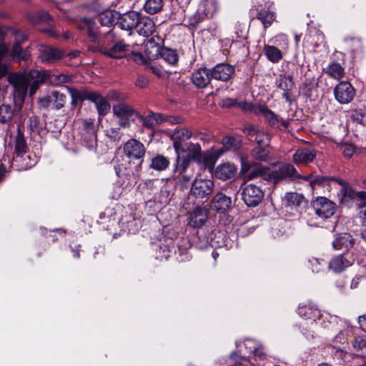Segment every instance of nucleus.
Here are the masks:
<instances>
[{
	"instance_id": "55",
	"label": "nucleus",
	"mask_w": 366,
	"mask_h": 366,
	"mask_svg": "<svg viewBox=\"0 0 366 366\" xmlns=\"http://www.w3.org/2000/svg\"><path fill=\"white\" fill-rule=\"evenodd\" d=\"M54 85H60L63 83H68L71 81V77L67 74H61L59 75H51L47 80Z\"/></svg>"
},
{
	"instance_id": "54",
	"label": "nucleus",
	"mask_w": 366,
	"mask_h": 366,
	"mask_svg": "<svg viewBox=\"0 0 366 366\" xmlns=\"http://www.w3.org/2000/svg\"><path fill=\"white\" fill-rule=\"evenodd\" d=\"M29 21L31 24H36L42 21L49 22L51 21V16L49 14L44 11H41L29 16Z\"/></svg>"
},
{
	"instance_id": "47",
	"label": "nucleus",
	"mask_w": 366,
	"mask_h": 366,
	"mask_svg": "<svg viewBox=\"0 0 366 366\" xmlns=\"http://www.w3.org/2000/svg\"><path fill=\"white\" fill-rule=\"evenodd\" d=\"M9 54V48L5 43H0V77L6 76L9 71V64L3 63V59Z\"/></svg>"
},
{
	"instance_id": "60",
	"label": "nucleus",
	"mask_w": 366,
	"mask_h": 366,
	"mask_svg": "<svg viewBox=\"0 0 366 366\" xmlns=\"http://www.w3.org/2000/svg\"><path fill=\"white\" fill-rule=\"evenodd\" d=\"M315 305L312 303L304 305H300L297 310L298 315L305 319L309 320L311 317L310 315L312 313Z\"/></svg>"
},
{
	"instance_id": "49",
	"label": "nucleus",
	"mask_w": 366,
	"mask_h": 366,
	"mask_svg": "<svg viewBox=\"0 0 366 366\" xmlns=\"http://www.w3.org/2000/svg\"><path fill=\"white\" fill-rule=\"evenodd\" d=\"M267 146H257L254 147L252 152V156L257 160L261 162H267L269 160V150Z\"/></svg>"
},
{
	"instance_id": "5",
	"label": "nucleus",
	"mask_w": 366,
	"mask_h": 366,
	"mask_svg": "<svg viewBox=\"0 0 366 366\" xmlns=\"http://www.w3.org/2000/svg\"><path fill=\"white\" fill-rule=\"evenodd\" d=\"M315 214L320 219H327L332 217L337 209L335 202L325 197H318L312 202Z\"/></svg>"
},
{
	"instance_id": "25",
	"label": "nucleus",
	"mask_w": 366,
	"mask_h": 366,
	"mask_svg": "<svg viewBox=\"0 0 366 366\" xmlns=\"http://www.w3.org/2000/svg\"><path fill=\"white\" fill-rule=\"evenodd\" d=\"M260 112L267 119L270 127L277 129H281V127H282L284 129L288 127V121L279 119V117L267 107H262L260 108Z\"/></svg>"
},
{
	"instance_id": "31",
	"label": "nucleus",
	"mask_w": 366,
	"mask_h": 366,
	"mask_svg": "<svg viewBox=\"0 0 366 366\" xmlns=\"http://www.w3.org/2000/svg\"><path fill=\"white\" fill-rule=\"evenodd\" d=\"M282 49L274 45L264 44L263 52L267 60L273 64L280 62L282 58Z\"/></svg>"
},
{
	"instance_id": "18",
	"label": "nucleus",
	"mask_w": 366,
	"mask_h": 366,
	"mask_svg": "<svg viewBox=\"0 0 366 366\" xmlns=\"http://www.w3.org/2000/svg\"><path fill=\"white\" fill-rule=\"evenodd\" d=\"M335 182L342 186L338 193L340 203L346 207H350L355 199L356 191L342 179H335Z\"/></svg>"
},
{
	"instance_id": "42",
	"label": "nucleus",
	"mask_w": 366,
	"mask_h": 366,
	"mask_svg": "<svg viewBox=\"0 0 366 366\" xmlns=\"http://www.w3.org/2000/svg\"><path fill=\"white\" fill-rule=\"evenodd\" d=\"M9 56H11L14 59L21 61L26 60L29 56V54L26 50L21 47V44L14 41Z\"/></svg>"
},
{
	"instance_id": "30",
	"label": "nucleus",
	"mask_w": 366,
	"mask_h": 366,
	"mask_svg": "<svg viewBox=\"0 0 366 366\" xmlns=\"http://www.w3.org/2000/svg\"><path fill=\"white\" fill-rule=\"evenodd\" d=\"M315 157L316 153L314 150L299 149L293 155V161L297 164H304L312 162Z\"/></svg>"
},
{
	"instance_id": "22",
	"label": "nucleus",
	"mask_w": 366,
	"mask_h": 366,
	"mask_svg": "<svg viewBox=\"0 0 366 366\" xmlns=\"http://www.w3.org/2000/svg\"><path fill=\"white\" fill-rule=\"evenodd\" d=\"M13 163L18 170H26L37 163V157L33 153L25 152L19 156H14Z\"/></svg>"
},
{
	"instance_id": "57",
	"label": "nucleus",
	"mask_w": 366,
	"mask_h": 366,
	"mask_svg": "<svg viewBox=\"0 0 366 366\" xmlns=\"http://www.w3.org/2000/svg\"><path fill=\"white\" fill-rule=\"evenodd\" d=\"M188 150L189 152V154L188 156H190L192 159L194 160L196 162L200 159L202 153L201 147L199 144L189 143Z\"/></svg>"
},
{
	"instance_id": "19",
	"label": "nucleus",
	"mask_w": 366,
	"mask_h": 366,
	"mask_svg": "<svg viewBox=\"0 0 366 366\" xmlns=\"http://www.w3.org/2000/svg\"><path fill=\"white\" fill-rule=\"evenodd\" d=\"M65 54L64 51L51 46H41L39 49V58L44 63L54 62L64 58Z\"/></svg>"
},
{
	"instance_id": "8",
	"label": "nucleus",
	"mask_w": 366,
	"mask_h": 366,
	"mask_svg": "<svg viewBox=\"0 0 366 366\" xmlns=\"http://www.w3.org/2000/svg\"><path fill=\"white\" fill-rule=\"evenodd\" d=\"M310 316L311 317L309 320L320 325H323L327 322L333 325H340L341 327H347L349 325L347 320H342L336 315H332L325 311H320L316 305H315L312 313Z\"/></svg>"
},
{
	"instance_id": "40",
	"label": "nucleus",
	"mask_w": 366,
	"mask_h": 366,
	"mask_svg": "<svg viewBox=\"0 0 366 366\" xmlns=\"http://www.w3.org/2000/svg\"><path fill=\"white\" fill-rule=\"evenodd\" d=\"M177 173V174L174 178L175 186L182 190L187 189L190 184L193 173Z\"/></svg>"
},
{
	"instance_id": "51",
	"label": "nucleus",
	"mask_w": 366,
	"mask_h": 366,
	"mask_svg": "<svg viewBox=\"0 0 366 366\" xmlns=\"http://www.w3.org/2000/svg\"><path fill=\"white\" fill-rule=\"evenodd\" d=\"M335 177H329L321 175H313L310 180V184L313 189L319 186L325 187L328 185L330 181H335Z\"/></svg>"
},
{
	"instance_id": "61",
	"label": "nucleus",
	"mask_w": 366,
	"mask_h": 366,
	"mask_svg": "<svg viewBox=\"0 0 366 366\" xmlns=\"http://www.w3.org/2000/svg\"><path fill=\"white\" fill-rule=\"evenodd\" d=\"M254 141L258 146H268L270 142V137L264 131H259L254 137Z\"/></svg>"
},
{
	"instance_id": "2",
	"label": "nucleus",
	"mask_w": 366,
	"mask_h": 366,
	"mask_svg": "<svg viewBox=\"0 0 366 366\" xmlns=\"http://www.w3.org/2000/svg\"><path fill=\"white\" fill-rule=\"evenodd\" d=\"M124 152L129 159L131 173L136 175L142 167L145 154L144 145L137 139H129L124 146Z\"/></svg>"
},
{
	"instance_id": "48",
	"label": "nucleus",
	"mask_w": 366,
	"mask_h": 366,
	"mask_svg": "<svg viewBox=\"0 0 366 366\" xmlns=\"http://www.w3.org/2000/svg\"><path fill=\"white\" fill-rule=\"evenodd\" d=\"M163 0H147L144 4V11L149 14H155L161 11Z\"/></svg>"
},
{
	"instance_id": "7",
	"label": "nucleus",
	"mask_w": 366,
	"mask_h": 366,
	"mask_svg": "<svg viewBox=\"0 0 366 366\" xmlns=\"http://www.w3.org/2000/svg\"><path fill=\"white\" fill-rule=\"evenodd\" d=\"M242 198L248 207H254L262 201L264 192L259 187L250 184L243 188Z\"/></svg>"
},
{
	"instance_id": "32",
	"label": "nucleus",
	"mask_w": 366,
	"mask_h": 366,
	"mask_svg": "<svg viewBox=\"0 0 366 366\" xmlns=\"http://www.w3.org/2000/svg\"><path fill=\"white\" fill-rule=\"evenodd\" d=\"M119 16V12L115 10H107L99 14L98 21L102 26L110 27L117 24V21Z\"/></svg>"
},
{
	"instance_id": "41",
	"label": "nucleus",
	"mask_w": 366,
	"mask_h": 366,
	"mask_svg": "<svg viewBox=\"0 0 366 366\" xmlns=\"http://www.w3.org/2000/svg\"><path fill=\"white\" fill-rule=\"evenodd\" d=\"M28 147L26 143L23 133L18 132L14 140V156H19L27 152Z\"/></svg>"
},
{
	"instance_id": "38",
	"label": "nucleus",
	"mask_w": 366,
	"mask_h": 366,
	"mask_svg": "<svg viewBox=\"0 0 366 366\" xmlns=\"http://www.w3.org/2000/svg\"><path fill=\"white\" fill-rule=\"evenodd\" d=\"M192 160L190 156L181 158L180 155H178L174 164V172L193 173V169H190Z\"/></svg>"
},
{
	"instance_id": "9",
	"label": "nucleus",
	"mask_w": 366,
	"mask_h": 366,
	"mask_svg": "<svg viewBox=\"0 0 366 366\" xmlns=\"http://www.w3.org/2000/svg\"><path fill=\"white\" fill-rule=\"evenodd\" d=\"M355 89L348 81H340L334 88L335 99L340 104H348L355 96Z\"/></svg>"
},
{
	"instance_id": "58",
	"label": "nucleus",
	"mask_w": 366,
	"mask_h": 366,
	"mask_svg": "<svg viewBox=\"0 0 366 366\" xmlns=\"http://www.w3.org/2000/svg\"><path fill=\"white\" fill-rule=\"evenodd\" d=\"M198 242H196V247L200 249L207 248L209 246H214L212 237H206L204 234L199 232L197 233Z\"/></svg>"
},
{
	"instance_id": "23",
	"label": "nucleus",
	"mask_w": 366,
	"mask_h": 366,
	"mask_svg": "<svg viewBox=\"0 0 366 366\" xmlns=\"http://www.w3.org/2000/svg\"><path fill=\"white\" fill-rule=\"evenodd\" d=\"M356 239L347 232L340 233L336 235L332 242V247L336 250H349L355 244Z\"/></svg>"
},
{
	"instance_id": "37",
	"label": "nucleus",
	"mask_w": 366,
	"mask_h": 366,
	"mask_svg": "<svg viewBox=\"0 0 366 366\" xmlns=\"http://www.w3.org/2000/svg\"><path fill=\"white\" fill-rule=\"evenodd\" d=\"M92 102H93L99 115L104 116L110 111L111 106L108 101L99 93L96 92Z\"/></svg>"
},
{
	"instance_id": "39",
	"label": "nucleus",
	"mask_w": 366,
	"mask_h": 366,
	"mask_svg": "<svg viewBox=\"0 0 366 366\" xmlns=\"http://www.w3.org/2000/svg\"><path fill=\"white\" fill-rule=\"evenodd\" d=\"M217 156L212 152L207 151L202 154L200 159L197 162L204 169H208L209 171L213 169V167L217 162Z\"/></svg>"
},
{
	"instance_id": "20",
	"label": "nucleus",
	"mask_w": 366,
	"mask_h": 366,
	"mask_svg": "<svg viewBox=\"0 0 366 366\" xmlns=\"http://www.w3.org/2000/svg\"><path fill=\"white\" fill-rule=\"evenodd\" d=\"M211 79H212L211 70L205 67L194 70L191 76L194 85L200 89L205 88Z\"/></svg>"
},
{
	"instance_id": "44",
	"label": "nucleus",
	"mask_w": 366,
	"mask_h": 366,
	"mask_svg": "<svg viewBox=\"0 0 366 366\" xmlns=\"http://www.w3.org/2000/svg\"><path fill=\"white\" fill-rule=\"evenodd\" d=\"M327 74L335 79H340L344 76V68L337 62H332L327 68Z\"/></svg>"
},
{
	"instance_id": "27",
	"label": "nucleus",
	"mask_w": 366,
	"mask_h": 366,
	"mask_svg": "<svg viewBox=\"0 0 366 366\" xmlns=\"http://www.w3.org/2000/svg\"><path fill=\"white\" fill-rule=\"evenodd\" d=\"M237 173L236 167L230 163H224L217 167L215 177L219 179L227 180L235 176Z\"/></svg>"
},
{
	"instance_id": "29",
	"label": "nucleus",
	"mask_w": 366,
	"mask_h": 366,
	"mask_svg": "<svg viewBox=\"0 0 366 366\" xmlns=\"http://www.w3.org/2000/svg\"><path fill=\"white\" fill-rule=\"evenodd\" d=\"M159 55L165 63L172 66L177 65L179 61V55L175 49H172L168 47H162L157 49Z\"/></svg>"
},
{
	"instance_id": "16",
	"label": "nucleus",
	"mask_w": 366,
	"mask_h": 366,
	"mask_svg": "<svg viewBox=\"0 0 366 366\" xmlns=\"http://www.w3.org/2000/svg\"><path fill=\"white\" fill-rule=\"evenodd\" d=\"M77 28L86 32L89 40L94 43L99 41V31L96 22L90 18H83L77 23Z\"/></svg>"
},
{
	"instance_id": "35",
	"label": "nucleus",
	"mask_w": 366,
	"mask_h": 366,
	"mask_svg": "<svg viewBox=\"0 0 366 366\" xmlns=\"http://www.w3.org/2000/svg\"><path fill=\"white\" fill-rule=\"evenodd\" d=\"M170 164L168 157L162 154H156L152 159L149 167L154 170L162 172L167 169Z\"/></svg>"
},
{
	"instance_id": "52",
	"label": "nucleus",
	"mask_w": 366,
	"mask_h": 366,
	"mask_svg": "<svg viewBox=\"0 0 366 366\" xmlns=\"http://www.w3.org/2000/svg\"><path fill=\"white\" fill-rule=\"evenodd\" d=\"M192 135V132L187 128H177L171 135V139L185 141L189 139Z\"/></svg>"
},
{
	"instance_id": "21",
	"label": "nucleus",
	"mask_w": 366,
	"mask_h": 366,
	"mask_svg": "<svg viewBox=\"0 0 366 366\" xmlns=\"http://www.w3.org/2000/svg\"><path fill=\"white\" fill-rule=\"evenodd\" d=\"M211 73L212 79L227 81L234 74V68L228 64H218L212 68Z\"/></svg>"
},
{
	"instance_id": "10",
	"label": "nucleus",
	"mask_w": 366,
	"mask_h": 366,
	"mask_svg": "<svg viewBox=\"0 0 366 366\" xmlns=\"http://www.w3.org/2000/svg\"><path fill=\"white\" fill-rule=\"evenodd\" d=\"M236 346L239 352V357L247 358L251 354L261 357L263 355V348L252 339H245L243 342L237 341Z\"/></svg>"
},
{
	"instance_id": "43",
	"label": "nucleus",
	"mask_w": 366,
	"mask_h": 366,
	"mask_svg": "<svg viewBox=\"0 0 366 366\" xmlns=\"http://www.w3.org/2000/svg\"><path fill=\"white\" fill-rule=\"evenodd\" d=\"M304 197L296 192H287L284 197V201L287 207H297L303 202Z\"/></svg>"
},
{
	"instance_id": "64",
	"label": "nucleus",
	"mask_w": 366,
	"mask_h": 366,
	"mask_svg": "<svg viewBox=\"0 0 366 366\" xmlns=\"http://www.w3.org/2000/svg\"><path fill=\"white\" fill-rule=\"evenodd\" d=\"M83 142L84 145L90 150L97 147V134L83 135Z\"/></svg>"
},
{
	"instance_id": "24",
	"label": "nucleus",
	"mask_w": 366,
	"mask_h": 366,
	"mask_svg": "<svg viewBox=\"0 0 366 366\" xmlns=\"http://www.w3.org/2000/svg\"><path fill=\"white\" fill-rule=\"evenodd\" d=\"M352 263V259L346 258L344 254H338L330 259L328 267L335 273H340L350 267Z\"/></svg>"
},
{
	"instance_id": "14",
	"label": "nucleus",
	"mask_w": 366,
	"mask_h": 366,
	"mask_svg": "<svg viewBox=\"0 0 366 366\" xmlns=\"http://www.w3.org/2000/svg\"><path fill=\"white\" fill-rule=\"evenodd\" d=\"M66 96L57 91H53L49 94L39 99V105L43 108L53 107L59 110L64 107Z\"/></svg>"
},
{
	"instance_id": "4",
	"label": "nucleus",
	"mask_w": 366,
	"mask_h": 366,
	"mask_svg": "<svg viewBox=\"0 0 366 366\" xmlns=\"http://www.w3.org/2000/svg\"><path fill=\"white\" fill-rule=\"evenodd\" d=\"M216 10V4L212 0L202 1L197 11L189 17L188 26L192 28L197 27L209 16H212Z\"/></svg>"
},
{
	"instance_id": "34",
	"label": "nucleus",
	"mask_w": 366,
	"mask_h": 366,
	"mask_svg": "<svg viewBox=\"0 0 366 366\" xmlns=\"http://www.w3.org/2000/svg\"><path fill=\"white\" fill-rule=\"evenodd\" d=\"M275 86L283 92H291L295 84L290 75L280 74L275 79Z\"/></svg>"
},
{
	"instance_id": "26",
	"label": "nucleus",
	"mask_w": 366,
	"mask_h": 366,
	"mask_svg": "<svg viewBox=\"0 0 366 366\" xmlns=\"http://www.w3.org/2000/svg\"><path fill=\"white\" fill-rule=\"evenodd\" d=\"M139 35L149 36L153 34L155 29V24L152 19L147 16H139V21L135 27Z\"/></svg>"
},
{
	"instance_id": "13",
	"label": "nucleus",
	"mask_w": 366,
	"mask_h": 366,
	"mask_svg": "<svg viewBox=\"0 0 366 366\" xmlns=\"http://www.w3.org/2000/svg\"><path fill=\"white\" fill-rule=\"evenodd\" d=\"M29 82V95L32 97L38 90L39 85L48 81L49 74L46 70L32 69L28 72Z\"/></svg>"
},
{
	"instance_id": "62",
	"label": "nucleus",
	"mask_w": 366,
	"mask_h": 366,
	"mask_svg": "<svg viewBox=\"0 0 366 366\" xmlns=\"http://www.w3.org/2000/svg\"><path fill=\"white\" fill-rule=\"evenodd\" d=\"M248 362L247 358L237 356L235 352H232L229 358V366H247Z\"/></svg>"
},
{
	"instance_id": "53",
	"label": "nucleus",
	"mask_w": 366,
	"mask_h": 366,
	"mask_svg": "<svg viewBox=\"0 0 366 366\" xmlns=\"http://www.w3.org/2000/svg\"><path fill=\"white\" fill-rule=\"evenodd\" d=\"M173 251L175 253L177 252L174 247H170L166 244H161L159 246V249L157 250L156 258L159 260L167 259Z\"/></svg>"
},
{
	"instance_id": "15",
	"label": "nucleus",
	"mask_w": 366,
	"mask_h": 366,
	"mask_svg": "<svg viewBox=\"0 0 366 366\" xmlns=\"http://www.w3.org/2000/svg\"><path fill=\"white\" fill-rule=\"evenodd\" d=\"M208 210L204 207H197L187 214V224L193 228L202 227L208 219Z\"/></svg>"
},
{
	"instance_id": "63",
	"label": "nucleus",
	"mask_w": 366,
	"mask_h": 366,
	"mask_svg": "<svg viewBox=\"0 0 366 366\" xmlns=\"http://www.w3.org/2000/svg\"><path fill=\"white\" fill-rule=\"evenodd\" d=\"M84 133L83 135L96 134V128L94 122L92 119H86L83 122Z\"/></svg>"
},
{
	"instance_id": "6",
	"label": "nucleus",
	"mask_w": 366,
	"mask_h": 366,
	"mask_svg": "<svg viewBox=\"0 0 366 366\" xmlns=\"http://www.w3.org/2000/svg\"><path fill=\"white\" fill-rule=\"evenodd\" d=\"M214 189V182L210 179H196L193 182L189 194L196 199H203L210 195Z\"/></svg>"
},
{
	"instance_id": "46",
	"label": "nucleus",
	"mask_w": 366,
	"mask_h": 366,
	"mask_svg": "<svg viewBox=\"0 0 366 366\" xmlns=\"http://www.w3.org/2000/svg\"><path fill=\"white\" fill-rule=\"evenodd\" d=\"M14 110L9 104H3L0 106V122L9 123L11 121Z\"/></svg>"
},
{
	"instance_id": "56",
	"label": "nucleus",
	"mask_w": 366,
	"mask_h": 366,
	"mask_svg": "<svg viewBox=\"0 0 366 366\" xmlns=\"http://www.w3.org/2000/svg\"><path fill=\"white\" fill-rule=\"evenodd\" d=\"M352 118L354 121L361 124H366V109L361 107L356 109L352 112Z\"/></svg>"
},
{
	"instance_id": "45",
	"label": "nucleus",
	"mask_w": 366,
	"mask_h": 366,
	"mask_svg": "<svg viewBox=\"0 0 366 366\" xmlns=\"http://www.w3.org/2000/svg\"><path fill=\"white\" fill-rule=\"evenodd\" d=\"M257 19L262 22L264 29L268 28L274 21V13L266 9H261L258 14Z\"/></svg>"
},
{
	"instance_id": "33",
	"label": "nucleus",
	"mask_w": 366,
	"mask_h": 366,
	"mask_svg": "<svg viewBox=\"0 0 366 366\" xmlns=\"http://www.w3.org/2000/svg\"><path fill=\"white\" fill-rule=\"evenodd\" d=\"M112 111L117 117L131 118L133 115L137 117V113L131 105L124 102L113 105Z\"/></svg>"
},
{
	"instance_id": "11",
	"label": "nucleus",
	"mask_w": 366,
	"mask_h": 366,
	"mask_svg": "<svg viewBox=\"0 0 366 366\" xmlns=\"http://www.w3.org/2000/svg\"><path fill=\"white\" fill-rule=\"evenodd\" d=\"M66 89L71 98V104L73 107L86 100L92 102L97 92L86 87L75 88L66 86Z\"/></svg>"
},
{
	"instance_id": "50",
	"label": "nucleus",
	"mask_w": 366,
	"mask_h": 366,
	"mask_svg": "<svg viewBox=\"0 0 366 366\" xmlns=\"http://www.w3.org/2000/svg\"><path fill=\"white\" fill-rule=\"evenodd\" d=\"M269 42L284 51H287L289 46L287 36L284 34H279L269 39Z\"/></svg>"
},
{
	"instance_id": "3",
	"label": "nucleus",
	"mask_w": 366,
	"mask_h": 366,
	"mask_svg": "<svg viewBox=\"0 0 366 366\" xmlns=\"http://www.w3.org/2000/svg\"><path fill=\"white\" fill-rule=\"evenodd\" d=\"M7 79L13 86L14 98L24 102L29 85L28 72L11 73L8 75Z\"/></svg>"
},
{
	"instance_id": "36",
	"label": "nucleus",
	"mask_w": 366,
	"mask_h": 366,
	"mask_svg": "<svg viewBox=\"0 0 366 366\" xmlns=\"http://www.w3.org/2000/svg\"><path fill=\"white\" fill-rule=\"evenodd\" d=\"M232 205V199L222 193L217 194L213 199V207L217 212L224 211Z\"/></svg>"
},
{
	"instance_id": "28",
	"label": "nucleus",
	"mask_w": 366,
	"mask_h": 366,
	"mask_svg": "<svg viewBox=\"0 0 366 366\" xmlns=\"http://www.w3.org/2000/svg\"><path fill=\"white\" fill-rule=\"evenodd\" d=\"M137 117L142 122L144 127L153 129L163 122V115L159 113L150 112L145 117L137 113Z\"/></svg>"
},
{
	"instance_id": "59",
	"label": "nucleus",
	"mask_w": 366,
	"mask_h": 366,
	"mask_svg": "<svg viewBox=\"0 0 366 366\" xmlns=\"http://www.w3.org/2000/svg\"><path fill=\"white\" fill-rule=\"evenodd\" d=\"M192 244L187 237H182L177 242L178 253L180 256L187 254V251L190 249Z\"/></svg>"
},
{
	"instance_id": "17",
	"label": "nucleus",
	"mask_w": 366,
	"mask_h": 366,
	"mask_svg": "<svg viewBox=\"0 0 366 366\" xmlns=\"http://www.w3.org/2000/svg\"><path fill=\"white\" fill-rule=\"evenodd\" d=\"M139 16L140 14L134 11H129L123 14L119 12L117 24L122 29L130 31L135 29L139 21Z\"/></svg>"
},
{
	"instance_id": "12",
	"label": "nucleus",
	"mask_w": 366,
	"mask_h": 366,
	"mask_svg": "<svg viewBox=\"0 0 366 366\" xmlns=\"http://www.w3.org/2000/svg\"><path fill=\"white\" fill-rule=\"evenodd\" d=\"M297 175V169L291 164H285L280 166L277 169L267 174V180L276 184L280 181L291 178L294 179V176Z\"/></svg>"
},
{
	"instance_id": "1",
	"label": "nucleus",
	"mask_w": 366,
	"mask_h": 366,
	"mask_svg": "<svg viewBox=\"0 0 366 366\" xmlns=\"http://www.w3.org/2000/svg\"><path fill=\"white\" fill-rule=\"evenodd\" d=\"M101 54L113 59H120L124 56V53L129 51V45L122 40H117L113 31L109 30L102 39Z\"/></svg>"
}]
</instances>
